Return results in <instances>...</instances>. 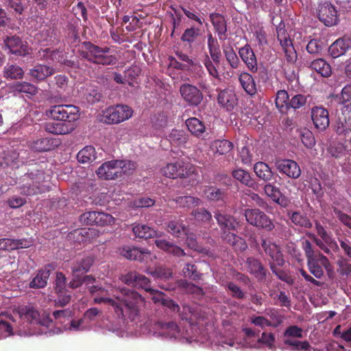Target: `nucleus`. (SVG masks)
Returning <instances> with one entry per match:
<instances>
[{
	"instance_id": "50",
	"label": "nucleus",
	"mask_w": 351,
	"mask_h": 351,
	"mask_svg": "<svg viewBox=\"0 0 351 351\" xmlns=\"http://www.w3.org/2000/svg\"><path fill=\"white\" fill-rule=\"evenodd\" d=\"M186 125L188 130L192 134L196 136H200L205 132V126L204 123L197 118L192 117L186 121Z\"/></svg>"
},
{
	"instance_id": "47",
	"label": "nucleus",
	"mask_w": 351,
	"mask_h": 351,
	"mask_svg": "<svg viewBox=\"0 0 351 351\" xmlns=\"http://www.w3.org/2000/svg\"><path fill=\"white\" fill-rule=\"evenodd\" d=\"M132 230L134 235L141 239H148L157 235L155 230L145 224H136Z\"/></svg>"
},
{
	"instance_id": "61",
	"label": "nucleus",
	"mask_w": 351,
	"mask_h": 351,
	"mask_svg": "<svg viewBox=\"0 0 351 351\" xmlns=\"http://www.w3.org/2000/svg\"><path fill=\"white\" fill-rule=\"evenodd\" d=\"M184 235L186 237L185 243L189 248L197 252L201 251L202 247L199 245L197 241L196 235L191 232L189 228H187V230L184 232Z\"/></svg>"
},
{
	"instance_id": "11",
	"label": "nucleus",
	"mask_w": 351,
	"mask_h": 351,
	"mask_svg": "<svg viewBox=\"0 0 351 351\" xmlns=\"http://www.w3.org/2000/svg\"><path fill=\"white\" fill-rule=\"evenodd\" d=\"M179 92L182 99L190 106L196 107L203 100V93L196 86L184 83L180 86Z\"/></svg>"
},
{
	"instance_id": "20",
	"label": "nucleus",
	"mask_w": 351,
	"mask_h": 351,
	"mask_svg": "<svg viewBox=\"0 0 351 351\" xmlns=\"http://www.w3.org/2000/svg\"><path fill=\"white\" fill-rule=\"evenodd\" d=\"M239 55L242 61L245 63L247 68L252 73H256L258 71V64L255 53L252 49L251 46L248 44L245 45L239 49Z\"/></svg>"
},
{
	"instance_id": "2",
	"label": "nucleus",
	"mask_w": 351,
	"mask_h": 351,
	"mask_svg": "<svg viewBox=\"0 0 351 351\" xmlns=\"http://www.w3.org/2000/svg\"><path fill=\"white\" fill-rule=\"evenodd\" d=\"M44 173L42 171H31L23 178V183L19 186L20 193L27 196H32L44 192L43 182Z\"/></svg>"
},
{
	"instance_id": "15",
	"label": "nucleus",
	"mask_w": 351,
	"mask_h": 351,
	"mask_svg": "<svg viewBox=\"0 0 351 351\" xmlns=\"http://www.w3.org/2000/svg\"><path fill=\"white\" fill-rule=\"evenodd\" d=\"M60 141L57 138H38L28 142L30 149L36 152H45L53 150L58 147Z\"/></svg>"
},
{
	"instance_id": "62",
	"label": "nucleus",
	"mask_w": 351,
	"mask_h": 351,
	"mask_svg": "<svg viewBox=\"0 0 351 351\" xmlns=\"http://www.w3.org/2000/svg\"><path fill=\"white\" fill-rule=\"evenodd\" d=\"M300 136L304 145L307 148H312L315 144L314 136L310 130L304 129L300 131Z\"/></svg>"
},
{
	"instance_id": "14",
	"label": "nucleus",
	"mask_w": 351,
	"mask_h": 351,
	"mask_svg": "<svg viewBox=\"0 0 351 351\" xmlns=\"http://www.w3.org/2000/svg\"><path fill=\"white\" fill-rule=\"evenodd\" d=\"M278 171L293 179L298 178L301 175V169L298 164L290 159L279 160L276 162Z\"/></svg>"
},
{
	"instance_id": "23",
	"label": "nucleus",
	"mask_w": 351,
	"mask_h": 351,
	"mask_svg": "<svg viewBox=\"0 0 351 351\" xmlns=\"http://www.w3.org/2000/svg\"><path fill=\"white\" fill-rule=\"evenodd\" d=\"M120 254L127 259L143 262L149 255L147 249H140L133 246H125L120 250Z\"/></svg>"
},
{
	"instance_id": "38",
	"label": "nucleus",
	"mask_w": 351,
	"mask_h": 351,
	"mask_svg": "<svg viewBox=\"0 0 351 351\" xmlns=\"http://www.w3.org/2000/svg\"><path fill=\"white\" fill-rule=\"evenodd\" d=\"M51 273L50 265H48L44 269L38 270L37 275L29 283V287L33 289H40L45 287Z\"/></svg>"
},
{
	"instance_id": "45",
	"label": "nucleus",
	"mask_w": 351,
	"mask_h": 351,
	"mask_svg": "<svg viewBox=\"0 0 351 351\" xmlns=\"http://www.w3.org/2000/svg\"><path fill=\"white\" fill-rule=\"evenodd\" d=\"M187 228L180 219H175L167 223V231L177 238L182 237L184 232L187 230Z\"/></svg>"
},
{
	"instance_id": "21",
	"label": "nucleus",
	"mask_w": 351,
	"mask_h": 351,
	"mask_svg": "<svg viewBox=\"0 0 351 351\" xmlns=\"http://www.w3.org/2000/svg\"><path fill=\"white\" fill-rule=\"evenodd\" d=\"M233 231L229 230L222 231L221 234L222 240L231 245L235 251H245L247 247L245 240L237 235Z\"/></svg>"
},
{
	"instance_id": "25",
	"label": "nucleus",
	"mask_w": 351,
	"mask_h": 351,
	"mask_svg": "<svg viewBox=\"0 0 351 351\" xmlns=\"http://www.w3.org/2000/svg\"><path fill=\"white\" fill-rule=\"evenodd\" d=\"M149 334L155 337H161L163 339H169L179 340L181 342H189L191 343L193 339L191 337H184V332H187L188 330H149Z\"/></svg>"
},
{
	"instance_id": "39",
	"label": "nucleus",
	"mask_w": 351,
	"mask_h": 351,
	"mask_svg": "<svg viewBox=\"0 0 351 351\" xmlns=\"http://www.w3.org/2000/svg\"><path fill=\"white\" fill-rule=\"evenodd\" d=\"M95 234V230L90 228H81L75 230L69 233V237L78 243H86L91 241V238Z\"/></svg>"
},
{
	"instance_id": "41",
	"label": "nucleus",
	"mask_w": 351,
	"mask_h": 351,
	"mask_svg": "<svg viewBox=\"0 0 351 351\" xmlns=\"http://www.w3.org/2000/svg\"><path fill=\"white\" fill-rule=\"evenodd\" d=\"M310 68L324 77L330 76L332 73L330 65L322 58L312 61L310 64Z\"/></svg>"
},
{
	"instance_id": "48",
	"label": "nucleus",
	"mask_w": 351,
	"mask_h": 351,
	"mask_svg": "<svg viewBox=\"0 0 351 351\" xmlns=\"http://www.w3.org/2000/svg\"><path fill=\"white\" fill-rule=\"evenodd\" d=\"M173 201L179 207L184 208H191L196 207L199 206L202 202L199 198L190 195L179 196L173 199Z\"/></svg>"
},
{
	"instance_id": "22",
	"label": "nucleus",
	"mask_w": 351,
	"mask_h": 351,
	"mask_svg": "<svg viewBox=\"0 0 351 351\" xmlns=\"http://www.w3.org/2000/svg\"><path fill=\"white\" fill-rule=\"evenodd\" d=\"M210 19L213 25L215 32L217 33L220 40H225L227 38V21L225 17L219 13H211Z\"/></svg>"
},
{
	"instance_id": "1",
	"label": "nucleus",
	"mask_w": 351,
	"mask_h": 351,
	"mask_svg": "<svg viewBox=\"0 0 351 351\" xmlns=\"http://www.w3.org/2000/svg\"><path fill=\"white\" fill-rule=\"evenodd\" d=\"M91 294L97 293L94 298L95 304H108L113 307L117 315L124 320L134 321L138 317L141 304L145 302L144 298L137 291L125 287L119 288V294H114V298H110L108 290L98 285L90 286L88 289Z\"/></svg>"
},
{
	"instance_id": "46",
	"label": "nucleus",
	"mask_w": 351,
	"mask_h": 351,
	"mask_svg": "<svg viewBox=\"0 0 351 351\" xmlns=\"http://www.w3.org/2000/svg\"><path fill=\"white\" fill-rule=\"evenodd\" d=\"M285 52L286 59L289 62H294L297 60V53L294 49L290 37L278 40Z\"/></svg>"
},
{
	"instance_id": "63",
	"label": "nucleus",
	"mask_w": 351,
	"mask_h": 351,
	"mask_svg": "<svg viewBox=\"0 0 351 351\" xmlns=\"http://www.w3.org/2000/svg\"><path fill=\"white\" fill-rule=\"evenodd\" d=\"M19 157L18 154L13 150H8L3 152V161H0V166H10L16 163Z\"/></svg>"
},
{
	"instance_id": "56",
	"label": "nucleus",
	"mask_w": 351,
	"mask_h": 351,
	"mask_svg": "<svg viewBox=\"0 0 351 351\" xmlns=\"http://www.w3.org/2000/svg\"><path fill=\"white\" fill-rule=\"evenodd\" d=\"M200 34L201 29L199 27L191 26L184 30L180 39L182 42L186 43L191 45L196 40Z\"/></svg>"
},
{
	"instance_id": "30",
	"label": "nucleus",
	"mask_w": 351,
	"mask_h": 351,
	"mask_svg": "<svg viewBox=\"0 0 351 351\" xmlns=\"http://www.w3.org/2000/svg\"><path fill=\"white\" fill-rule=\"evenodd\" d=\"M340 103L342 105L341 112L344 120H351V86H346L341 93Z\"/></svg>"
},
{
	"instance_id": "27",
	"label": "nucleus",
	"mask_w": 351,
	"mask_h": 351,
	"mask_svg": "<svg viewBox=\"0 0 351 351\" xmlns=\"http://www.w3.org/2000/svg\"><path fill=\"white\" fill-rule=\"evenodd\" d=\"M54 73L55 69L53 67L38 64L29 70V75L32 77L34 82H40L44 81Z\"/></svg>"
},
{
	"instance_id": "54",
	"label": "nucleus",
	"mask_w": 351,
	"mask_h": 351,
	"mask_svg": "<svg viewBox=\"0 0 351 351\" xmlns=\"http://www.w3.org/2000/svg\"><path fill=\"white\" fill-rule=\"evenodd\" d=\"M289 95L285 90H280L277 92L276 98V106L282 113L286 112L289 108Z\"/></svg>"
},
{
	"instance_id": "24",
	"label": "nucleus",
	"mask_w": 351,
	"mask_h": 351,
	"mask_svg": "<svg viewBox=\"0 0 351 351\" xmlns=\"http://www.w3.org/2000/svg\"><path fill=\"white\" fill-rule=\"evenodd\" d=\"M215 217L221 232L228 230H236L239 226V222L231 215L217 211L215 213Z\"/></svg>"
},
{
	"instance_id": "40",
	"label": "nucleus",
	"mask_w": 351,
	"mask_h": 351,
	"mask_svg": "<svg viewBox=\"0 0 351 351\" xmlns=\"http://www.w3.org/2000/svg\"><path fill=\"white\" fill-rule=\"evenodd\" d=\"M288 215L291 222L296 226L309 229L312 228V223L306 215L300 211L289 212Z\"/></svg>"
},
{
	"instance_id": "34",
	"label": "nucleus",
	"mask_w": 351,
	"mask_h": 351,
	"mask_svg": "<svg viewBox=\"0 0 351 351\" xmlns=\"http://www.w3.org/2000/svg\"><path fill=\"white\" fill-rule=\"evenodd\" d=\"M203 193L208 201H224L227 195L226 189L218 188L213 185H207L204 187Z\"/></svg>"
},
{
	"instance_id": "58",
	"label": "nucleus",
	"mask_w": 351,
	"mask_h": 351,
	"mask_svg": "<svg viewBox=\"0 0 351 351\" xmlns=\"http://www.w3.org/2000/svg\"><path fill=\"white\" fill-rule=\"evenodd\" d=\"M182 273L185 277H188L195 281L199 280L202 276L197 266L191 263H187L184 265L182 269Z\"/></svg>"
},
{
	"instance_id": "53",
	"label": "nucleus",
	"mask_w": 351,
	"mask_h": 351,
	"mask_svg": "<svg viewBox=\"0 0 351 351\" xmlns=\"http://www.w3.org/2000/svg\"><path fill=\"white\" fill-rule=\"evenodd\" d=\"M145 272L155 278L165 280L171 278L173 274L171 269L163 266H158L154 269L147 268Z\"/></svg>"
},
{
	"instance_id": "35",
	"label": "nucleus",
	"mask_w": 351,
	"mask_h": 351,
	"mask_svg": "<svg viewBox=\"0 0 351 351\" xmlns=\"http://www.w3.org/2000/svg\"><path fill=\"white\" fill-rule=\"evenodd\" d=\"M155 244L158 248L171 254L175 256L181 257L186 256V253L183 249L165 239H156Z\"/></svg>"
},
{
	"instance_id": "4",
	"label": "nucleus",
	"mask_w": 351,
	"mask_h": 351,
	"mask_svg": "<svg viewBox=\"0 0 351 351\" xmlns=\"http://www.w3.org/2000/svg\"><path fill=\"white\" fill-rule=\"evenodd\" d=\"M133 110L127 105L110 106L104 111L102 121L107 124H117L132 117Z\"/></svg>"
},
{
	"instance_id": "33",
	"label": "nucleus",
	"mask_w": 351,
	"mask_h": 351,
	"mask_svg": "<svg viewBox=\"0 0 351 351\" xmlns=\"http://www.w3.org/2000/svg\"><path fill=\"white\" fill-rule=\"evenodd\" d=\"M315 226L317 235L321 238L320 239L324 240V241L331 247L333 252H337L339 250V246L337 241L332 238V232L328 231L326 228L318 221H315Z\"/></svg>"
},
{
	"instance_id": "57",
	"label": "nucleus",
	"mask_w": 351,
	"mask_h": 351,
	"mask_svg": "<svg viewBox=\"0 0 351 351\" xmlns=\"http://www.w3.org/2000/svg\"><path fill=\"white\" fill-rule=\"evenodd\" d=\"M232 147V143L225 139L216 140L211 145L212 149L220 155L228 153Z\"/></svg>"
},
{
	"instance_id": "29",
	"label": "nucleus",
	"mask_w": 351,
	"mask_h": 351,
	"mask_svg": "<svg viewBox=\"0 0 351 351\" xmlns=\"http://www.w3.org/2000/svg\"><path fill=\"white\" fill-rule=\"evenodd\" d=\"M31 241L26 239H12L4 238L0 239V250L12 251L31 246Z\"/></svg>"
},
{
	"instance_id": "59",
	"label": "nucleus",
	"mask_w": 351,
	"mask_h": 351,
	"mask_svg": "<svg viewBox=\"0 0 351 351\" xmlns=\"http://www.w3.org/2000/svg\"><path fill=\"white\" fill-rule=\"evenodd\" d=\"M203 63L209 75L217 80L220 79L219 73L216 66V65L217 64L215 62H213V60L210 58V56L206 55Z\"/></svg>"
},
{
	"instance_id": "10",
	"label": "nucleus",
	"mask_w": 351,
	"mask_h": 351,
	"mask_svg": "<svg viewBox=\"0 0 351 351\" xmlns=\"http://www.w3.org/2000/svg\"><path fill=\"white\" fill-rule=\"evenodd\" d=\"M163 175L170 178H187L193 172L191 165L183 161H176L174 163H169L162 169Z\"/></svg>"
},
{
	"instance_id": "8",
	"label": "nucleus",
	"mask_w": 351,
	"mask_h": 351,
	"mask_svg": "<svg viewBox=\"0 0 351 351\" xmlns=\"http://www.w3.org/2000/svg\"><path fill=\"white\" fill-rule=\"evenodd\" d=\"M317 16L319 21L327 27L335 26L339 21L337 10L334 5L328 1L318 5Z\"/></svg>"
},
{
	"instance_id": "52",
	"label": "nucleus",
	"mask_w": 351,
	"mask_h": 351,
	"mask_svg": "<svg viewBox=\"0 0 351 351\" xmlns=\"http://www.w3.org/2000/svg\"><path fill=\"white\" fill-rule=\"evenodd\" d=\"M77 158L80 163L93 162L96 159L95 147L86 146L78 152Z\"/></svg>"
},
{
	"instance_id": "18",
	"label": "nucleus",
	"mask_w": 351,
	"mask_h": 351,
	"mask_svg": "<svg viewBox=\"0 0 351 351\" xmlns=\"http://www.w3.org/2000/svg\"><path fill=\"white\" fill-rule=\"evenodd\" d=\"M5 47L10 52L21 56H25L29 53V49L26 43L17 36H8L4 40Z\"/></svg>"
},
{
	"instance_id": "13",
	"label": "nucleus",
	"mask_w": 351,
	"mask_h": 351,
	"mask_svg": "<svg viewBox=\"0 0 351 351\" xmlns=\"http://www.w3.org/2000/svg\"><path fill=\"white\" fill-rule=\"evenodd\" d=\"M330 266L328 258L323 254L307 260V267L315 278H321L324 276L323 268L328 270Z\"/></svg>"
},
{
	"instance_id": "43",
	"label": "nucleus",
	"mask_w": 351,
	"mask_h": 351,
	"mask_svg": "<svg viewBox=\"0 0 351 351\" xmlns=\"http://www.w3.org/2000/svg\"><path fill=\"white\" fill-rule=\"evenodd\" d=\"M232 176L234 179L248 187L254 188L256 185V182L252 178L250 173L243 169L233 170Z\"/></svg>"
},
{
	"instance_id": "64",
	"label": "nucleus",
	"mask_w": 351,
	"mask_h": 351,
	"mask_svg": "<svg viewBox=\"0 0 351 351\" xmlns=\"http://www.w3.org/2000/svg\"><path fill=\"white\" fill-rule=\"evenodd\" d=\"M255 40L260 47L264 48L268 45L267 34L263 27H258L254 32Z\"/></svg>"
},
{
	"instance_id": "19",
	"label": "nucleus",
	"mask_w": 351,
	"mask_h": 351,
	"mask_svg": "<svg viewBox=\"0 0 351 351\" xmlns=\"http://www.w3.org/2000/svg\"><path fill=\"white\" fill-rule=\"evenodd\" d=\"M247 271L253 275L258 281L266 279L267 270L261 261L254 257H248L245 261Z\"/></svg>"
},
{
	"instance_id": "16",
	"label": "nucleus",
	"mask_w": 351,
	"mask_h": 351,
	"mask_svg": "<svg viewBox=\"0 0 351 351\" xmlns=\"http://www.w3.org/2000/svg\"><path fill=\"white\" fill-rule=\"evenodd\" d=\"M303 330H285L284 333V342L290 346L292 350H307L310 345L308 341H300L298 338L302 337Z\"/></svg>"
},
{
	"instance_id": "55",
	"label": "nucleus",
	"mask_w": 351,
	"mask_h": 351,
	"mask_svg": "<svg viewBox=\"0 0 351 351\" xmlns=\"http://www.w3.org/2000/svg\"><path fill=\"white\" fill-rule=\"evenodd\" d=\"M12 90L14 93H26L34 95L38 93V88L34 84L27 82H16L12 86Z\"/></svg>"
},
{
	"instance_id": "36",
	"label": "nucleus",
	"mask_w": 351,
	"mask_h": 351,
	"mask_svg": "<svg viewBox=\"0 0 351 351\" xmlns=\"http://www.w3.org/2000/svg\"><path fill=\"white\" fill-rule=\"evenodd\" d=\"M217 101L222 107L230 111L236 104V95L232 91L224 89L219 93Z\"/></svg>"
},
{
	"instance_id": "31",
	"label": "nucleus",
	"mask_w": 351,
	"mask_h": 351,
	"mask_svg": "<svg viewBox=\"0 0 351 351\" xmlns=\"http://www.w3.org/2000/svg\"><path fill=\"white\" fill-rule=\"evenodd\" d=\"M264 191L276 204L282 207L287 206V199L282 195L280 189L274 184L271 183L266 184L264 186Z\"/></svg>"
},
{
	"instance_id": "44",
	"label": "nucleus",
	"mask_w": 351,
	"mask_h": 351,
	"mask_svg": "<svg viewBox=\"0 0 351 351\" xmlns=\"http://www.w3.org/2000/svg\"><path fill=\"white\" fill-rule=\"evenodd\" d=\"M254 171L260 179L265 182L271 180L274 173L269 165L263 162H258L254 166Z\"/></svg>"
},
{
	"instance_id": "6",
	"label": "nucleus",
	"mask_w": 351,
	"mask_h": 351,
	"mask_svg": "<svg viewBox=\"0 0 351 351\" xmlns=\"http://www.w3.org/2000/svg\"><path fill=\"white\" fill-rule=\"evenodd\" d=\"M19 313L22 319L32 324L49 327L52 322L49 313H43L40 315L38 310L32 306L19 308Z\"/></svg>"
},
{
	"instance_id": "12",
	"label": "nucleus",
	"mask_w": 351,
	"mask_h": 351,
	"mask_svg": "<svg viewBox=\"0 0 351 351\" xmlns=\"http://www.w3.org/2000/svg\"><path fill=\"white\" fill-rule=\"evenodd\" d=\"M119 160H112L102 164L97 170L99 178L104 180H114L120 178Z\"/></svg>"
},
{
	"instance_id": "9",
	"label": "nucleus",
	"mask_w": 351,
	"mask_h": 351,
	"mask_svg": "<svg viewBox=\"0 0 351 351\" xmlns=\"http://www.w3.org/2000/svg\"><path fill=\"white\" fill-rule=\"evenodd\" d=\"M120 280L128 286L143 289L145 291H154V289L151 287V280L145 276L136 271H129L121 275Z\"/></svg>"
},
{
	"instance_id": "32",
	"label": "nucleus",
	"mask_w": 351,
	"mask_h": 351,
	"mask_svg": "<svg viewBox=\"0 0 351 351\" xmlns=\"http://www.w3.org/2000/svg\"><path fill=\"white\" fill-rule=\"evenodd\" d=\"M44 129L48 133L62 135L71 132L73 127L66 123L48 121L44 124Z\"/></svg>"
},
{
	"instance_id": "3",
	"label": "nucleus",
	"mask_w": 351,
	"mask_h": 351,
	"mask_svg": "<svg viewBox=\"0 0 351 351\" xmlns=\"http://www.w3.org/2000/svg\"><path fill=\"white\" fill-rule=\"evenodd\" d=\"M246 221L251 226L268 232L275 228L274 221L258 208H246L244 210Z\"/></svg>"
},
{
	"instance_id": "7",
	"label": "nucleus",
	"mask_w": 351,
	"mask_h": 351,
	"mask_svg": "<svg viewBox=\"0 0 351 351\" xmlns=\"http://www.w3.org/2000/svg\"><path fill=\"white\" fill-rule=\"evenodd\" d=\"M83 45L86 49L89 50L93 60L92 63L103 65H110L114 63L115 57L106 55L110 51L109 47H100L91 42H84Z\"/></svg>"
},
{
	"instance_id": "28",
	"label": "nucleus",
	"mask_w": 351,
	"mask_h": 351,
	"mask_svg": "<svg viewBox=\"0 0 351 351\" xmlns=\"http://www.w3.org/2000/svg\"><path fill=\"white\" fill-rule=\"evenodd\" d=\"M94 263L95 258L93 256H86L80 260L76 261L71 267L72 275L83 276L89 271Z\"/></svg>"
},
{
	"instance_id": "42",
	"label": "nucleus",
	"mask_w": 351,
	"mask_h": 351,
	"mask_svg": "<svg viewBox=\"0 0 351 351\" xmlns=\"http://www.w3.org/2000/svg\"><path fill=\"white\" fill-rule=\"evenodd\" d=\"M349 43L344 38H339L329 47V53L334 58L344 55L349 48Z\"/></svg>"
},
{
	"instance_id": "37",
	"label": "nucleus",
	"mask_w": 351,
	"mask_h": 351,
	"mask_svg": "<svg viewBox=\"0 0 351 351\" xmlns=\"http://www.w3.org/2000/svg\"><path fill=\"white\" fill-rule=\"evenodd\" d=\"M207 45L210 58L219 64L221 58L220 46L217 39L211 33L207 34Z\"/></svg>"
},
{
	"instance_id": "26",
	"label": "nucleus",
	"mask_w": 351,
	"mask_h": 351,
	"mask_svg": "<svg viewBox=\"0 0 351 351\" xmlns=\"http://www.w3.org/2000/svg\"><path fill=\"white\" fill-rule=\"evenodd\" d=\"M239 82L247 95L254 97L257 94V85L251 74L247 72H242L239 75Z\"/></svg>"
},
{
	"instance_id": "51",
	"label": "nucleus",
	"mask_w": 351,
	"mask_h": 351,
	"mask_svg": "<svg viewBox=\"0 0 351 351\" xmlns=\"http://www.w3.org/2000/svg\"><path fill=\"white\" fill-rule=\"evenodd\" d=\"M223 52L229 66L233 69H238L241 62L234 49L231 46L226 47L223 48Z\"/></svg>"
},
{
	"instance_id": "5",
	"label": "nucleus",
	"mask_w": 351,
	"mask_h": 351,
	"mask_svg": "<svg viewBox=\"0 0 351 351\" xmlns=\"http://www.w3.org/2000/svg\"><path fill=\"white\" fill-rule=\"evenodd\" d=\"M78 112L79 109L75 106L57 105L51 107L47 114L54 120L71 123L78 119Z\"/></svg>"
},
{
	"instance_id": "49",
	"label": "nucleus",
	"mask_w": 351,
	"mask_h": 351,
	"mask_svg": "<svg viewBox=\"0 0 351 351\" xmlns=\"http://www.w3.org/2000/svg\"><path fill=\"white\" fill-rule=\"evenodd\" d=\"M23 75V69L16 64H8L3 68V77L7 80L21 79Z\"/></svg>"
},
{
	"instance_id": "60",
	"label": "nucleus",
	"mask_w": 351,
	"mask_h": 351,
	"mask_svg": "<svg viewBox=\"0 0 351 351\" xmlns=\"http://www.w3.org/2000/svg\"><path fill=\"white\" fill-rule=\"evenodd\" d=\"M120 165H119V167L120 168L119 172H120V178L123 176H129L131 175L133 171L136 168V163L131 161V160H119Z\"/></svg>"
},
{
	"instance_id": "17",
	"label": "nucleus",
	"mask_w": 351,
	"mask_h": 351,
	"mask_svg": "<svg viewBox=\"0 0 351 351\" xmlns=\"http://www.w3.org/2000/svg\"><path fill=\"white\" fill-rule=\"evenodd\" d=\"M311 119L315 128L320 131H324L329 126L328 112L322 106L312 108Z\"/></svg>"
}]
</instances>
